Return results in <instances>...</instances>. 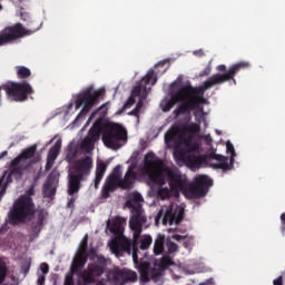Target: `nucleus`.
<instances>
[{
  "label": "nucleus",
  "instance_id": "obj_1",
  "mask_svg": "<svg viewBox=\"0 0 285 285\" xmlns=\"http://www.w3.org/2000/svg\"><path fill=\"white\" fill-rule=\"evenodd\" d=\"M246 68H250V62L240 61L229 67V69L225 73H215L210 76L203 86V89H197L190 85H185L180 87L177 91L170 90V98H165L160 102V108L163 112H170L173 108H175L176 104H180L174 111L173 115L175 119L179 117V115H190L191 110H197L199 105L206 104V98H204V90H210V88H215V86H222V83H226V81H234L235 76L239 70H244Z\"/></svg>",
  "mask_w": 285,
  "mask_h": 285
},
{
  "label": "nucleus",
  "instance_id": "obj_34",
  "mask_svg": "<svg viewBox=\"0 0 285 285\" xmlns=\"http://www.w3.org/2000/svg\"><path fill=\"white\" fill-rule=\"evenodd\" d=\"M177 139V131L175 130H168L165 134V144H167V146L169 144H173V141H175Z\"/></svg>",
  "mask_w": 285,
  "mask_h": 285
},
{
  "label": "nucleus",
  "instance_id": "obj_16",
  "mask_svg": "<svg viewBox=\"0 0 285 285\" xmlns=\"http://www.w3.org/2000/svg\"><path fill=\"white\" fill-rule=\"evenodd\" d=\"M88 263V256L78 254L71 264V272L66 275L63 285H75V273H81V269Z\"/></svg>",
  "mask_w": 285,
  "mask_h": 285
},
{
  "label": "nucleus",
  "instance_id": "obj_41",
  "mask_svg": "<svg viewBox=\"0 0 285 285\" xmlns=\"http://www.w3.org/2000/svg\"><path fill=\"white\" fill-rule=\"evenodd\" d=\"M158 193L160 197H170V189L168 187L160 186Z\"/></svg>",
  "mask_w": 285,
  "mask_h": 285
},
{
  "label": "nucleus",
  "instance_id": "obj_28",
  "mask_svg": "<svg viewBox=\"0 0 285 285\" xmlns=\"http://www.w3.org/2000/svg\"><path fill=\"white\" fill-rule=\"evenodd\" d=\"M17 70V77L18 79H29V77H32V71L26 66H18L16 67Z\"/></svg>",
  "mask_w": 285,
  "mask_h": 285
},
{
  "label": "nucleus",
  "instance_id": "obj_4",
  "mask_svg": "<svg viewBox=\"0 0 285 285\" xmlns=\"http://www.w3.org/2000/svg\"><path fill=\"white\" fill-rule=\"evenodd\" d=\"M125 224L126 219L119 216H117L112 223H110V220L107 222V228H109L110 233L116 237L111 240L110 249L117 257H121L122 255H132L134 264H137V259H139V248L137 247L138 242L135 240V234H132V239L124 236Z\"/></svg>",
  "mask_w": 285,
  "mask_h": 285
},
{
  "label": "nucleus",
  "instance_id": "obj_51",
  "mask_svg": "<svg viewBox=\"0 0 285 285\" xmlns=\"http://www.w3.org/2000/svg\"><path fill=\"white\" fill-rule=\"evenodd\" d=\"M129 115L131 116V117H137V119H139V111L135 108L134 110H131L130 112H129Z\"/></svg>",
  "mask_w": 285,
  "mask_h": 285
},
{
  "label": "nucleus",
  "instance_id": "obj_5",
  "mask_svg": "<svg viewBox=\"0 0 285 285\" xmlns=\"http://www.w3.org/2000/svg\"><path fill=\"white\" fill-rule=\"evenodd\" d=\"M92 157L86 156L78 159L72 170L68 175V189L69 199L67 203L68 208H75V202H77V194L81 190V181H86V177L90 176L92 170Z\"/></svg>",
  "mask_w": 285,
  "mask_h": 285
},
{
  "label": "nucleus",
  "instance_id": "obj_6",
  "mask_svg": "<svg viewBox=\"0 0 285 285\" xmlns=\"http://www.w3.org/2000/svg\"><path fill=\"white\" fill-rule=\"evenodd\" d=\"M31 195H35V188L28 190V195L20 196L13 204L12 209L9 212V223L12 226L23 224L28 217L35 215V203Z\"/></svg>",
  "mask_w": 285,
  "mask_h": 285
},
{
  "label": "nucleus",
  "instance_id": "obj_60",
  "mask_svg": "<svg viewBox=\"0 0 285 285\" xmlns=\"http://www.w3.org/2000/svg\"><path fill=\"white\" fill-rule=\"evenodd\" d=\"M283 230H285V226L283 227Z\"/></svg>",
  "mask_w": 285,
  "mask_h": 285
},
{
  "label": "nucleus",
  "instance_id": "obj_47",
  "mask_svg": "<svg viewBox=\"0 0 285 285\" xmlns=\"http://www.w3.org/2000/svg\"><path fill=\"white\" fill-rule=\"evenodd\" d=\"M171 239H175V242H181V239H186V236H181L179 234H174L171 236Z\"/></svg>",
  "mask_w": 285,
  "mask_h": 285
},
{
  "label": "nucleus",
  "instance_id": "obj_12",
  "mask_svg": "<svg viewBox=\"0 0 285 285\" xmlns=\"http://www.w3.org/2000/svg\"><path fill=\"white\" fill-rule=\"evenodd\" d=\"M99 97H101V91L87 89L82 94L77 96L76 99V110H79L82 106L81 112H90L96 104H99Z\"/></svg>",
  "mask_w": 285,
  "mask_h": 285
},
{
  "label": "nucleus",
  "instance_id": "obj_35",
  "mask_svg": "<svg viewBox=\"0 0 285 285\" xmlns=\"http://www.w3.org/2000/svg\"><path fill=\"white\" fill-rule=\"evenodd\" d=\"M159 264H160V268H168V266H173L174 262L169 255H164L160 258Z\"/></svg>",
  "mask_w": 285,
  "mask_h": 285
},
{
  "label": "nucleus",
  "instance_id": "obj_59",
  "mask_svg": "<svg viewBox=\"0 0 285 285\" xmlns=\"http://www.w3.org/2000/svg\"><path fill=\"white\" fill-rule=\"evenodd\" d=\"M90 253H95V249H91Z\"/></svg>",
  "mask_w": 285,
  "mask_h": 285
},
{
  "label": "nucleus",
  "instance_id": "obj_17",
  "mask_svg": "<svg viewBox=\"0 0 285 285\" xmlns=\"http://www.w3.org/2000/svg\"><path fill=\"white\" fill-rule=\"evenodd\" d=\"M155 86L157 83V77H155V70L150 69L147 75L134 87L131 96L141 97V92L148 90V85Z\"/></svg>",
  "mask_w": 285,
  "mask_h": 285
},
{
  "label": "nucleus",
  "instance_id": "obj_23",
  "mask_svg": "<svg viewBox=\"0 0 285 285\" xmlns=\"http://www.w3.org/2000/svg\"><path fill=\"white\" fill-rule=\"evenodd\" d=\"M107 279H109V282H112V284H116V285L124 284V269L116 267L109 271L107 274Z\"/></svg>",
  "mask_w": 285,
  "mask_h": 285
},
{
  "label": "nucleus",
  "instance_id": "obj_18",
  "mask_svg": "<svg viewBox=\"0 0 285 285\" xmlns=\"http://www.w3.org/2000/svg\"><path fill=\"white\" fill-rule=\"evenodd\" d=\"M135 179H137V173H135V166L130 165L124 178H120L119 188L121 190H132L135 188Z\"/></svg>",
  "mask_w": 285,
  "mask_h": 285
},
{
  "label": "nucleus",
  "instance_id": "obj_31",
  "mask_svg": "<svg viewBox=\"0 0 285 285\" xmlns=\"http://www.w3.org/2000/svg\"><path fill=\"white\" fill-rule=\"evenodd\" d=\"M6 277H8V265L0 258V285H12V284H3L6 282Z\"/></svg>",
  "mask_w": 285,
  "mask_h": 285
},
{
  "label": "nucleus",
  "instance_id": "obj_53",
  "mask_svg": "<svg viewBox=\"0 0 285 285\" xmlns=\"http://www.w3.org/2000/svg\"><path fill=\"white\" fill-rule=\"evenodd\" d=\"M159 275H160L159 272H157L155 269H154V272H151V278L153 279H157V277H159Z\"/></svg>",
  "mask_w": 285,
  "mask_h": 285
},
{
  "label": "nucleus",
  "instance_id": "obj_38",
  "mask_svg": "<svg viewBox=\"0 0 285 285\" xmlns=\"http://www.w3.org/2000/svg\"><path fill=\"white\" fill-rule=\"evenodd\" d=\"M78 255H82L83 257H88V238H85V242L82 243L80 247V252Z\"/></svg>",
  "mask_w": 285,
  "mask_h": 285
},
{
  "label": "nucleus",
  "instance_id": "obj_40",
  "mask_svg": "<svg viewBox=\"0 0 285 285\" xmlns=\"http://www.w3.org/2000/svg\"><path fill=\"white\" fill-rule=\"evenodd\" d=\"M167 248L169 254L177 253V250H179V246H177V244L174 242L167 243Z\"/></svg>",
  "mask_w": 285,
  "mask_h": 285
},
{
  "label": "nucleus",
  "instance_id": "obj_46",
  "mask_svg": "<svg viewBox=\"0 0 285 285\" xmlns=\"http://www.w3.org/2000/svg\"><path fill=\"white\" fill-rule=\"evenodd\" d=\"M274 285H284V277L283 276H278L277 278H275L273 281Z\"/></svg>",
  "mask_w": 285,
  "mask_h": 285
},
{
  "label": "nucleus",
  "instance_id": "obj_49",
  "mask_svg": "<svg viewBox=\"0 0 285 285\" xmlns=\"http://www.w3.org/2000/svg\"><path fill=\"white\" fill-rule=\"evenodd\" d=\"M3 233H8V223H4L0 228V235H3Z\"/></svg>",
  "mask_w": 285,
  "mask_h": 285
},
{
  "label": "nucleus",
  "instance_id": "obj_57",
  "mask_svg": "<svg viewBox=\"0 0 285 285\" xmlns=\"http://www.w3.org/2000/svg\"><path fill=\"white\" fill-rule=\"evenodd\" d=\"M3 10V6L0 3V12Z\"/></svg>",
  "mask_w": 285,
  "mask_h": 285
},
{
  "label": "nucleus",
  "instance_id": "obj_11",
  "mask_svg": "<svg viewBox=\"0 0 285 285\" xmlns=\"http://www.w3.org/2000/svg\"><path fill=\"white\" fill-rule=\"evenodd\" d=\"M107 267L108 259H106L102 255H98L97 262L89 264L87 267V273L81 274L80 277L85 284H95V277H101V275L106 273Z\"/></svg>",
  "mask_w": 285,
  "mask_h": 285
},
{
  "label": "nucleus",
  "instance_id": "obj_8",
  "mask_svg": "<svg viewBox=\"0 0 285 285\" xmlns=\"http://www.w3.org/2000/svg\"><path fill=\"white\" fill-rule=\"evenodd\" d=\"M128 208L131 209V215L129 219V228L132 230L134 239L139 242L141 233L144 232V225L148 222L146 217V212L142 205H132V203H126Z\"/></svg>",
  "mask_w": 285,
  "mask_h": 285
},
{
  "label": "nucleus",
  "instance_id": "obj_24",
  "mask_svg": "<svg viewBox=\"0 0 285 285\" xmlns=\"http://www.w3.org/2000/svg\"><path fill=\"white\" fill-rule=\"evenodd\" d=\"M46 219V215L43 214V209L38 212L37 222L31 225V233L33 237H39V233L43 228V220Z\"/></svg>",
  "mask_w": 285,
  "mask_h": 285
},
{
  "label": "nucleus",
  "instance_id": "obj_54",
  "mask_svg": "<svg viewBox=\"0 0 285 285\" xmlns=\"http://www.w3.org/2000/svg\"><path fill=\"white\" fill-rule=\"evenodd\" d=\"M281 222H282L283 226H285V213H283L281 215Z\"/></svg>",
  "mask_w": 285,
  "mask_h": 285
},
{
  "label": "nucleus",
  "instance_id": "obj_20",
  "mask_svg": "<svg viewBox=\"0 0 285 285\" xmlns=\"http://www.w3.org/2000/svg\"><path fill=\"white\" fill-rule=\"evenodd\" d=\"M137 265L138 272L140 273V282L142 284H148V282H150V263L148 262H142L139 263V258H137V263H135Z\"/></svg>",
  "mask_w": 285,
  "mask_h": 285
},
{
  "label": "nucleus",
  "instance_id": "obj_36",
  "mask_svg": "<svg viewBox=\"0 0 285 285\" xmlns=\"http://www.w3.org/2000/svg\"><path fill=\"white\" fill-rule=\"evenodd\" d=\"M76 158H77V149H75L72 147H68V153L66 155V161H68V164H72V161H75Z\"/></svg>",
  "mask_w": 285,
  "mask_h": 285
},
{
  "label": "nucleus",
  "instance_id": "obj_25",
  "mask_svg": "<svg viewBox=\"0 0 285 285\" xmlns=\"http://www.w3.org/2000/svg\"><path fill=\"white\" fill-rule=\"evenodd\" d=\"M166 236L158 234L154 242V255H163L165 250Z\"/></svg>",
  "mask_w": 285,
  "mask_h": 285
},
{
  "label": "nucleus",
  "instance_id": "obj_3",
  "mask_svg": "<svg viewBox=\"0 0 285 285\" xmlns=\"http://www.w3.org/2000/svg\"><path fill=\"white\" fill-rule=\"evenodd\" d=\"M145 167L149 173V179L157 186H166V177L171 193L179 195V191L186 190L187 180L181 174L167 167L161 158H158L154 153L145 156ZM164 174L166 177H164Z\"/></svg>",
  "mask_w": 285,
  "mask_h": 285
},
{
  "label": "nucleus",
  "instance_id": "obj_30",
  "mask_svg": "<svg viewBox=\"0 0 285 285\" xmlns=\"http://www.w3.org/2000/svg\"><path fill=\"white\" fill-rule=\"evenodd\" d=\"M124 284L125 282H137V273L127 268L122 269Z\"/></svg>",
  "mask_w": 285,
  "mask_h": 285
},
{
  "label": "nucleus",
  "instance_id": "obj_22",
  "mask_svg": "<svg viewBox=\"0 0 285 285\" xmlns=\"http://www.w3.org/2000/svg\"><path fill=\"white\" fill-rule=\"evenodd\" d=\"M153 244V236L145 235L140 240L138 238V259H144L146 257V254H141V250H148L150 248V245Z\"/></svg>",
  "mask_w": 285,
  "mask_h": 285
},
{
  "label": "nucleus",
  "instance_id": "obj_2",
  "mask_svg": "<svg viewBox=\"0 0 285 285\" xmlns=\"http://www.w3.org/2000/svg\"><path fill=\"white\" fill-rule=\"evenodd\" d=\"M185 148L180 150V159L188 168H202V166H210L218 170H228V158L219 154L210 153L199 155V145L194 142L195 136L188 135L180 138Z\"/></svg>",
  "mask_w": 285,
  "mask_h": 285
},
{
  "label": "nucleus",
  "instance_id": "obj_14",
  "mask_svg": "<svg viewBox=\"0 0 285 285\" xmlns=\"http://www.w3.org/2000/svg\"><path fill=\"white\" fill-rule=\"evenodd\" d=\"M184 219V210L178 209L177 213L173 212V207L166 209L164 214V209H160L155 218L156 226H159V222L163 223L164 226H173V224H179Z\"/></svg>",
  "mask_w": 285,
  "mask_h": 285
},
{
  "label": "nucleus",
  "instance_id": "obj_27",
  "mask_svg": "<svg viewBox=\"0 0 285 285\" xmlns=\"http://www.w3.org/2000/svg\"><path fill=\"white\" fill-rule=\"evenodd\" d=\"M199 130H202L199 124L191 122L190 125L183 128V135H191V137H195Z\"/></svg>",
  "mask_w": 285,
  "mask_h": 285
},
{
  "label": "nucleus",
  "instance_id": "obj_13",
  "mask_svg": "<svg viewBox=\"0 0 285 285\" xmlns=\"http://www.w3.org/2000/svg\"><path fill=\"white\" fill-rule=\"evenodd\" d=\"M210 186H213V179L206 175H200L195 178L194 183L187 189V193L194 197V199H199L208 195Z\"/></svg>",
  "mask_w": 285,
  "mask_h": 285
},
{
  "label": "nucleus",
  "instance_id": "obj_58",
  "mask_svg": "<svg viewBox=\"0 0 285 285\" xmlns=\"http://www.w3.org/2000/svg\"><path fill=\"white\" fill-rule=\"evenodd\" d=\"M86 284H87V283H85V282H83V283H81V282L78 283V285H86Z\"/></svg>",
  "mask_w": 285,
  "mask_h": 285
},
{
  "label": "nucleus",
  "instance_id": "obj_42",
  "mask_svg": "<svg viewBox=\"0 0 285 285\" xmlns=\"http://www.w3.org/2000/svg\"><path fill=\"white\" fill-rule=\"evenodd\" d=\"M213 72V67L208 65L200 73L199 77H208Z\"/></svg>",
  "mask_w": 285,
  "mask_h": 285
},
{
  "label": "nucleus",
  "instance_id": "obj_45",
  "mask_svg": "<svg viewBox=\"0 0 285 285\" xmlns=\"http://www.w3.org/2000/svg\"><path fill=\"white\" fill-rule=\"evenodd\" d=\"M144 108V98H140L139 101L137 102L135 109L138 111V112H141V109Z\"/></svg>",
  "mask_w": 285,
  "mask_h": 285
},
{
  "label": "nucleus",
  "instance_id": "obj_56",
  "mask_svg": "<svg viewBox=\"0 0 285 285\" xmlns=\"http://www.w3.org/2000/svg\"><path fill=\"white\" fill-rule=\"evenodd\" d=\"M6 194V188H2L1 190H0V197H1V195H4Z\"/></svg>",
  "mask_w": 285,
  "mask_h": 285
},
{
  "label": "nucleus",
  "instance_id": "obj_15",
  "mask_svg": "<svg viewBox=\"0 0 285 285\" xmlns=\"http://www.w3.org/2000/svg\"><path fill=\"white\" fill-rule=\"evenodd\" d=\"M101 132H104V122H101V120H97L85 137L82 148L85 150H92V148H95V144L99 140V135H101Z\"/></svg>",
  "mask_w": 285,
  "mask_h": 285
},
{
  "label": "nucleus",
  "instance_id": "obj_61",
  "mask_svg": "<svg viewBox=\"0 0 285 285\" xmlns=\"http://www.w3.org/2000/svg\"><path fill=\"white\" fill-rule=\"evenodd\" d=\"M199 285H204V283H200Z\"/></svg>",
  "mask_w": 285,
  "mask_h": 285
},
{
  "label": "nucleus",
  "instance_id": "obj_39",
  "mask_svg": "<svg viewBox=\"0 0 285 285\" xmlns=\"http://www.w3.org/2000/svg\"><path fill=\"white\" fill-rule=\"evenodd\" d=\"M112 177H116L117 179H121V165H117L111 174H110Z\"/></svg>",
  "mask_w": 285,
  "mask_h": 285
},
{
  "label": "nucleus",
  "instance_id": "obj_26",
  "mask_svg": "<svg viewBox=\"0 0 285 285\" xmlns=\"http://www.w3.org/2000/svg\"><path fill=\"white\" fill-rule=\"evenodd\" d=\"M59 153H61V140H58L55 146H52L47 155L48 159H53V161H57V157H59Z\"/></svg>",
  "mask_w": 285,
  "mask_h": 285
},
{
  "label": "nucleus",
  "instance_id": "obj_33",
  "mask_svg": "<svg viewBox=\"0 0 285 285\" xmlns=\"http://www.w3.org/2000/svg\"><path fill=\"white\" fill-rule=\"evenodd\" d=\"M226 148H227V153H230V164L228 163V157H226L227 158V164L229 166V168L226 169V170H230V166H233V161H235V155H236L235 154V146H233L230 141H227Z\"/></svg>",
  "mask_w": 285,
  "mask_h": 285
},
{
  "label": "nucleus",
  "instance_id": "obj_37",
  "mask_svg": "<svg viewBox=\"0 0 285 285\" xmlns=\"http://www.w3.org/2000/svg\"><path fill=\"white\" fill-rule=\"evenodd\" d=\"M135 96H130L127 101L124 104L122 109L120 110V112H124V110H128V108H131V106H135Z\"/></svg>",
  "mask_w": 285,
  "mask_h": 285
},
{
  "label": "nucleus",
  "instance_id": "obj_55",
  "mask_svg": "<svg viewBox=\"0 0 285 285\" xmlns=\"http://www.w3.org/2000/svg\"><path fill=\"white\" fill-rule=\"evenodd\" d=\"M8 156V153L7 151H2L1 154H0V159H3V157H7Z\"/></svg>",
  "mask_w": 285,
  "mask_h": 285
},
{
  "label": "nucleus",
  "instance_id": "obj_50",
  "mask_svg": "<svg viewBox=\"0 0 285 285\" xmlns=\"http://www.w3.org/2000/svg\"><path fill=\"white\" fill-rule=\"evenodd\" d=\"M216 70H218V72H226V65H219L216 67Z\"/></svg>",
  "mask_w": 285,
  "mask_h": 285
},
{
  "label": "nucleus",
  "instance_id": "obj_44",
  "mask_svg": "<svg viewBox=\"0 0 285 285\" xmlns=\"http://www.w3.org/2000/svg\"><path fill=\"white\" fill-rule=\"evenodd\" d=\"M40 271H42L43 275H48L49 271H50V266H48L47 263H42L40 265Z\"/></svg>",
  "mask_w": 285,
  "mask_h": 285
},
{
  "label": "nucleus",
  "instance_id": "obj_21",
  "mask_svg": "<svg viewBox=\"0 0 285 285\" xmlns=\"http://www.w3.org/2000/svg\"><path fill=\"white\" fill-rule=\"evenodd\" d=\"M106 170H108V165L102 160L98 161L96 165V176L94 179V186L96 190L97 188H99V184H101V180L104 179V175H106Z\"/></svg>",
  "mask_w": 285,
  "mask_h": 285
},
{
  "label": "nucleus",
  "instance_id": "obj_19",
  "mask_svg": "<svg viewBox=\"0 0 285 285\" xmlns=\"http://www.w3.org/2000/svg\"><path fill=\"white\" fill-rule=\"evenodd\" d=\"M121 181V179L109 175L105 181V185L102 186L101 189V197L102 199H108V197H110L111 193H115V190L117 188H119V183Z\"/></svg>",
  "mask_w": 285,
  "mask_h": 285
},
{
  "label": "nucleus",
  "instance_id": "obj_29",
  "mask_svg": "<svg viewBox=\"0 0 285 285\" xmlns=\"http://www.w3.org/2000/svg\"><path fill=\"white\" fill-rule=\"evenodd\" d=\"M127 202H130L131 206H141V202H144V196L136 191L130 194L129 199Z\"/></svg>",
  "mask_w": 285,
  "mask_h": 285
},
{
  "label": "nucleus",
  "instance_id": "obj_48",
  "mask_svg": "<svg viewBox=\"0 0 285 285\" xmlns=\"http://www.w3.org/2000/svg\"><path fill=\"white\" fill-rule=\"evenodd\" d=\"M194 55L195 57H204L206 53L204 52V49H198L194 51Z\"/></svg>",
  "mask_w": 285,
  "mask_h": 285
},
{
  "label": "nucleus",
  "instance_id": "obj_10",
  "mask_svg": "<svg viewBox=\"0 0 285 285\" xmlns=\"http://www.w3.org/2000/svg\"><path fill=\"white\" fill-rule=\"evenodd\" d=\"M37 30L39 29L28 30L19 22L13 26L6 27L4 29L0 30V48L8 46V43H13V41L21 39V37L35 35Z\"/></svg>",
  "mask_w": 285,
  "mask_h": 285
},
{
  "label": "nucleus",
  "instance_id": "obj_43",
  "mask_svg": "<svg viewBox=\"0 0 285 285\" xmlns=\"http://www.w3.org/2000/svg\"><path fill=\"white\" fill-rule=\"evenodd\" d=\"M53 166H55V160L52 158H47L45 170L48 173L49 170L52 169Z\"/></svg>",
  "mask_w": 285,
  "mask_h": 285
},
{
  "label": "nucleus",
  "instance_id": "obj_32",
  "mask_svg": "<svg viewBox=\"0 0 285 285\" xmlns=\"http://www.w3.org/2000/svg\"><path fill=\"white\" fill-rule=\"evenodd\" d=\"M57 193V189L52 186V183L50 180L47 181L43 186V195L45 197H55Z\"/></svg>",
  "mask_w": 285,
  "mask_h": 285
},
{
  "label": "nucleus",
  "instance_id": "obj_52",
  "mask_svg": "<svg viewBox=\"0 0 285 285\" xmlns=\"http://www.w3.org/2000/svg\"><path fill=\"white\" fill-rule=\"evenodd\" d=\"M43 284H46V276H39L38 285H43Z\"/></svg>",
  "mask_w": 285,
  "mask_h": 285
},
{
  "label": "nucleus",
  "instance_id": "obj_7",
  "mask_svg": "<svg viewBox=\"0 0 285 285\" xmlns=\"http://www.w3.org/2000/svg\"><path fill=\"white\" fill-rule=\"evenodd\" d=\"M102 141L107 148L119 150L128 141V131L120 124H107L102 131Z\"/></svg>",
  "mask_w": 285,
  "mask_h": 285
},
{
  "label": "nucleus",
  "instance_id": "obj_9",
  "mask_svg": "<svg viewBox=\"0 0 285 285\" xmlns=\"http://www.w3.org/2000/svg\"><path fill=\"white\" fill-rule=\"evenodd\" d=\"M37 155V145H31L30 147L26 148L18 155L10 164L9 170L10 175H23V170H28L32 164H37L39 158L31 160L29 164L23 165V161L27 159H32Z\"/></svg>",
  "mask_w": 285,
  "mask_h": 285
}]
</instances>
